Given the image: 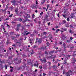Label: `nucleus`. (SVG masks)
<instances>
[{
	"instance_id": "38",
	"label": "nucleus",
	"mask_w": 76,
	"mask_h": 76,
	"mask_svg": "<svg viewBox=\"0 0 76 76\" xmlns=\"http://www.w3.org/2000/svg\"><path fill=\"white\" fill-rule=\"evenodd\" d=\"M24 74L25 75H27L28 74V72H25L24 73Z\"/></svg>"
},
{
	"instance_id": "44",
	"label": "nucleus",
	"mask_w": 76,
	"mask_h": 76,
	"mask_svg": "<svg viewBox=\"0 0 76 76\" xmlns=\"http://www.w3.org/2000/svg\"><path fill=\"white\" fill-rule=\"evenodd\" d=\"M32 18H34V17H35V15H34V14H33L32 15Z\"/></svg>"
},
{
	"instance_id": "62",
	"label": "nucleus",
	"mask_w": 76,
	"mask_h": 76,
	"mask_svg": "<svg viewBox=\"0 0 76 76\" xmlns=\"http://www.w3.org/2000/svg\"><path fill=\"white\" fill-rule=\"evenodd\" d=\"M70 27L71 28H73V26L72 25H70Z\"/></svg>"
},
{
	"instance_id": "13",
	"label": "nucleus",
	"mask_w": 76,
	"mask_h": 76,
	"mask_svg": "<svg viewBox=\"0 0 76 76\" xmlns=\"http://www.w3.org/2000/svg\"><path fill=\"white\" fill-rule=\"evenodd\" d=\"M49 38L51 40V39H53V37H52V36L50 35L49 36Z\"/></svg>"
},
{
	"instance_id": "14",
	"label": "nucleus",
	"mask_w": 76,
	"mask_h": 76,
	"mask_svg": "<svg viewBox=\"0 0 76 76\" xmlns=\"http://www.w3.org/2000/svg\"><path fill=\"white\" fill-rule=\"evenodd\" d=\"M19 27H17L15 28V30L17 31H19Z\"/></svg>"
},
{
	"instance_id": "3",
	"label": "nucleus",
	"mask_w": 76,
	"mask_h": 76,
	"mask_svg": "<svg viewBox=\"0 0 76 76\" xmlns=\"http://www.w3.org/2000/svg\"><path fill=\"white\" fill-rule=\"evenodd\" d=\"M40 60L41 61V62H43V61H44L45 63L47 62V59H46L45 58H44L43 59H40Z\"/></svg>"
},
{
	"instance_id": "54",
	"label": "nucleus",
	"mask_w": 76,
	"mask_h": 76,
	"mask_svg": "<svg viewBox=\"0 0 76 76\" xmlns=\"http://www.w3.org/2000/svg\"><path fill=\"white\" fill-rule=\"evenodd\" d=\"M43 76H45V75H47V74H45V73H43Z\"/></svg>"
},
{
	"instance_id": "50",
	"label": "nucleus",
	"mask_w": 76,
	"mask_h": 76,
	"mask_svg": "<svg viewBox=\"0 0 76 76\" xmlns=\"http://www.w3.org/2000/svg\"><path fill=\"white\" fill-rule=\"evenodd\" d=\"M62 16H63L64 18H66V16L65 15H62Z\"/></svg>"
},
{
	"instance_id": "24",
	"label": "nucleus",
	"mask_w": 76,
	"mask_h": 76,
	"mask_svg": "<svg viewBox=\"0 0 76 76\" xmlns=\"http://www.w3.org/2000/svg\"><path fill=\"white\" fill-rule=\"evenodd\" d=\"M73 16H74V14L72 13L71 14V18H73Z\"/></svg>"
},
{
	"instance_id": "20",
	"label": "nucleus",
	"mask_w": 76,
	"mask_h": 76,
	"mask_svg": "<svg viewBox=\"0 0 76 76\" xmlns=\"http://www.w3.org/2000/svg\"><path fill=\"white\" fill-rule=\"evenodd\" d=\"M25 32L26 33V35H28V34H30V32H28V33H26V32H27V31H25Z\"/></svg>"
},
{
	"instance_id": "1",
	"label": "nucleus",
	"mask_w": 76,
	"mask_h": 76,
	"mask_svg": "<svg viewBox=\"0 0 76 76\" xmlns=\"http://www.w3.org/2000/svg\"><path fill=\"white\" fill-rule=\"evenodd\" d=\"M18 42H17L16 43H21V42H23V38L22 37H20V39L18 40Z\"/></svg>"
},
{
	"instance_id": "19",
	"label": "nucleus",
	"mask_w": 76,
	"mask_h": 76,
	"mask_svg": "<svg viewBox=\"0 0 76 76\" xmlns=\"http://www.w3.org/2000/svg\"><path fill=\"white\" fill-rule=\"evenodd\" d=\"M63 46L64 48H66V43H65L64 42L63 44Z\"/></svg>"
},
{
	"instance_id": "17",
	"label": "nucleus",
	"mask_w": 76,
	"mask_h": 76,
	"mask_svg": "<svg viewBox=\"0 0 76 76\" xmlns=\"http://www.w3.org/2000/svg\"><path fill=\"white\" fill-rule=\"evenodd\" d=\"M61 29H63V30H64V31H67V28H62Z\"/></svg>"
},
{
	"instance_id": "35",
	"label": "nucleus",
	"mask_w": 76,
	"mask_h": 76,
	"mask_svg": "<svg viewBox=\"0 0 76 76\" xmlns=\"http://www.w3.org/2000/svg\"><path fill=\"white\" fill-rule=\"evenodd\" d=\"M66 20H67L68 22H69V21L70 20V19L69 18H68L66 19Z\"/></svg>"
},
{
	"instance_id": "8",
	"label": "nucleus",
	"mask_w": 76,
	"mask_h": 76,
	"mask_svg": "<svg viewBox=\"0 0 76 76\" xmlns=\"http://www.w3.org/2000/svg\"><path fill=\"white\" fill-rule=\"evenodd\" d=\"M36 7H37V5H36V4H34L32 5L31 6V7L32 9H34V8H36Z\"/></svg>"
},
{
	"instance_id": "59",
	"label": "nucleus",
	"mask_w": 76,
	"mask_h": 76,
	"mask_svg": "<svg viewBox=\"0 0 76 76\" xmlns=\"http://www.w3.org/2000/svg\"><path fill=\"white\" fill-rule=\"evenodd\" d=\"M27 16H28V18H30V15H29L28 14H27Z\"/></svg>"
},
{
	"instance_id": "48",
	"label": "nucleus",
	"mask_w": 76,
	"mask_h": 76,
	"mask_svg": "<svg viewBox=\"0 0 76 76\" xmlns=\"http://www.w3.org/2000/svg\"><path fill=\"white\" fill-rule=\"evenodd\" d=\"M42 14H43V12L42 11L40 13V15H41H41H42Z\"/></svg>"
},
{
	"instance_id": "52",
	"label": "nucleus",
	"mask_w": 76,
	"mask_h": 76,
	"mask_svg": "<svg viewBox=\"0 0 76 76\" xmlns=\"http://www.w3.org/2000/svg\"><path fill=\"white\" fill-rule=\"evenodd\" d=\"M64 73H66V72L64 71L63 73V75H64Z\"/></svg>"
},
{
	"instance_id": "64",
	"label": "nucleus",
	"mask_w": 76,
	"mask_h": 76,
	"mask_svg": "<svg viewBox=\"0 0 76 76\" xmlns=\"http://www.w3.org/2000/svg\"><path fill=\"white\" fill-rule=\"evenodd\" d=\"M35 47H36V46H35V45L33 46V48H35Z\"/></svg>"
},
{
	"instance_id": "21",
	"label": "nucleus",
	"mask_w": 76,
	"mask_h": 76,
	"mask_svg": "<svg viewBox=\"0 0 76 76\" xmlns=\"http://www.w3.org/2000/svg\"><path fill=\"white\" fill-rule=\"evenodd\" d=\"M28 19H26V20H23V21L22 22L23 23H25L26 22V21H28Z\"/></svg>"
},
{
	"instance_id": "2",
	"label": "nucleus",
	"mask_w": 76,
	"mask_h": 76,
	"mask_svg": "<svg viewBox=\"0 0 76 76\" xmlns=\"http://www.w3.org/2000/svg\"><path fill=\"white\" fill-rule=\"evenodd\" d=\"M38 42L39 43H41V39H38L37 38L36 39V42Z\"/></svg>"
},
{
	"instance_id": "26",
	"label": "nucleus",
	"mask_w": 76,
	"mask_h": 76,
	"mask_svg": "<svg viewBox=\"0 0 76 76\" xmlns=\"http://www.w3.org/2000/svg\"><path fill=\"white\" fill-rule=\"evenodd\" d=\"M24 18L25 19H28V21H29V20H28V19L27 18H28V17L26 16H24Z\"/></svg>"
},
{
	"instance_id": "55",
	"label": "nucleus",
	"mask_w": 76,
	"mask_h": 76,
	"mask_svg": "<svg viewBox=\"0 0 76 76\" xmlns=\"http://www.w3.org/2000/svg\"><path fill=\"white\" fill-rule=\"evenodd\" d=\"M38 1H36V4H38Z\"/></svg>"
},
{
	"instance_id": "30",
	"label": "nucleus",
	"mask_w": 76,
	"mask_h": 76,
	"mask_svg": "<svg viewBox=\"0 0 76 76\" xmlns=\"http://www.w3.org/2000/svg\"><path fill=\"white\" fill-rule=\"evenodd\" d=\"M28 73H30L31 72V69L28 70L27 71Z\"/></svg>"
},
{
	"instance_id": "28",
	"label": "nucleus",
	"mask_w": 76,
	"mask_h": 76,
	"mask_svg": "<svg viewBox=\"0 0 76 76\" xmlns=\"http://www.w3.org/2000/svg\"><path fill=\"white\" fill-rule=\"evenodd\" d=\"M18 12V9L17 8L15 10V12L17 13Z\"/></svg>"
},
{
	"instance_id": "27",
	"label": "nucleus",
	"mask_w": 76,
	"mask_h": 76,
	"mask_svg": "<svg viewBox=\"0 0 76 76\" xmlns=\"http://www.w3.org/2000/svg\"><path fill=\"white\" fill-rule=\"evenodd\" d=\"M63 23L64 24L66 23V21L65 20H63Z\"/></svg>"
},
{
	"instance_id": "56",
	"label": "nucleus",
	"mask_w": 76,
	"mask_h": 76,
	"mask_svg": "<svg viewBox=\"0 0 76 76\" xmlns=\"http://www.w3.org/2000/svg\"><path fill=\"white\" fill-rule=\"evenodd\" d=\"M38 23L39 24H41V21H39L38 22Z\"/></svg>"
},
{
	"instance_id": "40",
	"label": "nucleus",
	"mask_w": 76,
	"mask_h": 76,
	"mask_svg": "<svg viewBox=\"0 0 76 76\" xmlns=\"http://www.w3.org/2000/svg\"><path fill=\"white\" fill-rule=\"evenodd\" d=\"M12 16H13V14H12L10 15H9V17H10V18H11V17H12Z\"/></svg>"
},
{
	"instance_id": "34",
	"label": "nucleus",
	"mask_w": 76,
	"mask_h": 76,
	"mask_svg": "<svg viewBox=\"0 0 76 76\" xmlns=\"http://www.w3.org/2000/svg\"><path fill=\"white\" fill-rule=\"evenodd\" d=\"M47 45L48 46V45H50V43H49V42H47L46 43Z\"/></svg>"
},
{
	"instance_id": "29",
	"label": "nucleus",
	"mask_w": 76,
	"mask_h": 76,
	"mask_svg": "<svg viewBox=\"0 0 76 76\" xmlns=\"http://www.w3.org/2000/svg\"><path fill=\"white\" fill-rule=\"evenodd\" d=\"M25 35H26V33H22V35L23 36H25Z\"/></svg>"
},
{
	"instance_id": "33",
	"label": "nucleus",
	"mask_w": 76,
	"mask_h": 76,
	"mask_svg": "<svg viewBox=\"0 0 76 76\" xmlns=\"http://www.w3.org/2000/svg\"><path fill=\"white\" fill-rule=\"evenodd\" d=\"M6 10H7V9H6V8H5L4 10H3L2 11L3 12H6Z\"/></svg>"
},
{
	"instance_id": "23",
	"label": "nucleus",
	"mask_w": 76,
	"mask_h": 76,
	"mask_svg": "<svg viewBox=\"0 0 76 76\" xmlns=\"http://www.w3.org/2000/svg\"><path fill=\"white\" fill-rule=\"evenodd\" d=\"M20 26H21V24H20L17 25V27L19 28V27H20Z\"/></svg>"
},
{
	"instance_id": "16",
	"label": "nucleus",
	"mask_w": 76,
	"mask_h": 76,
	"mask_svg": "<svg viewBox=\"0 0 76 76\" xmlns=\"http://www.w3.org/2000/svg\"><path fill=\"white\" fill-rule=\"evenodd\" d=\"M29 40L30 41V44H32V40L31 39H29Z\"/></svg>"
},
{
	"instance_id": "46",
	"label": "nucleus",
	"mask_w": 76,
	"mask_h": 76,
	"mask_svg": "<svg viewBox=\"0 0 76 76\" xmlns=\"http://www.w3.org/2000/svg\"><path fill=\"white\" fill-rule=\"evenodd\" d=\"M49 6H50V5L49 4L47 5V9H48V7H49Z\"/></svg>"
},
{
	"instance_id": "6",
	"label": "nucleus",
	"mask_w": 76,
	"mask_h": 76,
	"mask_svg": "<svg viewBox=\"0 0 76 76\" xmlns=\"http://www.w3.org/2000/svg\"><path fill=\"white\" fill-rule=\"evenodd\" d=\"M28 65H31V64H32V63H31V59H29L28 60Z\"/></svg>"
},
{
	"instance_id": "5",
	"label": "nucleus",
	"mask_w": 76,
	"mask_h": 76,
	"mask_svg": "<svg viewBox=\"0 0 76 76\" xmlns=\"http://www.w3.org/2000/svg\"><path fill=\"white\" fill-rule=\"evenodd\" d=\"M72 70H69L68 72H67L66 73V75L68 76H70V75H69V73H72Z\"/></svg>"
},
{
	"instance_id": "25",
	"label": "nucleus",
	"mask_w": 76,
	"mask_h": 76,
	"mask_svg": "<svg viewBox=\"0 0 76 76\" xmlns=\"http://www.w3.org/2000/svg\"><path fill=\"white\" fill-rule=\"evenodd\" d=\"M20 36V34H18L16 35V37L17 38H19V36Z\"/></svg>"
},
{
	"instance_id": "61",
	"label": "nucleus",
	"mask_w": 76,
	"mask_h": 76,
	"mask_svg": "<svg viewBox=\"0 0 76 76\" xmlns=\"http://www.w3.org/2000/svg\"><path fill=\"white\" fill-rule=\"evenodd\" d=\"M8 14H10V11L8 12Z\"/></svg>"
},
{
	"instance_id": "47",
	"label": "nucleus",
	"mask_w": 76,
	"mask_h": 76,
	"mask_svg": "<svg viewBox=\"0 0 76 76\" xmlns=\"http://www.w3.org/2000/svg\"><path fill=\"white\" fill-rule=\"evenodd\" d=\"M66 6H69V4L66 3Z\"/></svg>"
},
{
	"instance_id": "4",
	"label": "nucleus",
	"mask_w": 76,
	"mask_h": 76,
	"mask_svg": "<svg viewBox=\"0 0 76 76\" xmlns=\"http://www.w3.org/2000/svg\"><path fill=\"white\" fill-rule=\"evenodd\" d=\"M11 2L12 3V5L14 6H16V1L15 0H13L11 1Z\"/></svg>"
},
{
	"instance_id": "45",
	"label": "nucleus",
	"mask_w": 76,
	"mask_h": 76,
	"mask_svg": "<svg viewBox=\"0 0 76 76\" xmlns=\"http://www.w3.org/2000/svg\"><path fill=\"white\" fill-rule=\"evenodd\" d=\"M39 68L40 69H41L42 68V66H39Z\"/></svg>"
},
{
	"instance_id": "15",
	"label": "nucleus",
	"mask_w": 76,
	"mask_h": 76,
	"mask_svg": "<svg viewBox=\"0 0 76 76\" xmlns=\"http://www.w3.org/2000/svg\"><path fill=\"white\" fill-rule=\"evenodd\" d=\"M26 26V24H24L22 26V29H24L25 27Z\"/></svg>"
},
{
	"instance_id": "43",
	"label": "nucleus",
	"mask_w": 76,
	"mask_h": 76,
	"mask_svg": "<svg viewBox=\"0 0 76 76\" xmlns=\"http://www.w3.org/2000/svg\"><path fill=\"white\" fill-rule=\"evenodd\" d=\"M21 68V67H20L18 68V70H20V69Z\"/></svg>"
},
{
	"instance_id": "51",
	"label": "nucleus",
	"mask_w": 76,
	"mask_h": 76,
	"mask_svg": "<svg viewBox=\"0 0 76 76\" xmlns=\"http://www.w3.org/2000/svg\"><path fill=\"white\" fill-rule=\"evenodd\" d=\"M10 71L11 72H13V68L11 69Z\"/></svg>"
},
{
	"instance_id": "39",
	"label": "nucleus",
	"mask_w": 76,
	"mask_h": 76,
	"mask_svg": "<svg viewBox=\"0 0 76 76\" xmlns=\"http://www.w3.org/2000/svg\"><path fill=\"white\" fill-rule=\"evenodd\" d=\"M21 12H20V14H18L17 15H18V16H21L22 15H20V14H21Z\"/></svg>"
},
{
	"instance_id": "31",
	"label": "nucleus",
	"mask_w": 76,
	"mask_h": 76,
	"mask_svg": "<svg viewBox=\"0 0 76 76\" xmlns=\"http://www.w3.org/2000/svg\"><path fill=\"white\" fill-rule=\"evenodd\" d=\"M61 55L62 56H65V55H64V53H63V52L61 53Z\"/></svg>"
},
{
	"instance_id": "12",
	"label": "nucleus",
	"mask_w": 76,
	"mask_h": 76,
	"mask_svg": "<svg viewBox=\"0 0 76 76\" xmlns=\"http://www.w3.org/2000/svg\"><path fill=\"white\" fill-rule=\"evenodd\" d=\"M48 18V15H45V18L47 20V19Z\"/></svg>"
},
{
	"instance_id": "18",
	"label": "nucleus",
	"mask_w": 76,
	"mask_h": 76,
	"mask_svg": "<svg viewBox=\"0 0 76 76\" xmlns=\"http://www.w3.org/2000/svg\"><path fill=\"white\" fill-rule=\"evenodd\" d=\"M54 51H55V50L51 51L49 52V53L50 54H51L52 53H54Z\"/></svg>"
},
{
	"instance_id": "60",
	"label": "nucleus",
	"mask_w": 76,
	"mask_h": 76,
	"mask_svg": "<svg viewBox=\"0 0 76 76\" xmlns=\"http://www.w3.org/2000/svg\"><path fill=\"white\" fill-rule=\"evenodd\" d=\"M26 26H27V27H29V26H30L29 25H27Z\"/></svg>"
},
{
	"instance_id": "9",
	"label": "nucleus",
	"mask_w": 76,
	"mask_h": 76,
	"mask_svg": "<svg viewBox=\"0 0 76 76\" xmlns=\"http://www.w3.org/2000/svg\"><path fill=\"white\" fill-rule=\"evenodd\" d=\"M34 66L36 67L37 66V67H38V64L37 63V62H36L34 65Z\"/></svg>"
},
{
	"instance_id": "57",
	"label": "nucleus",
	"mask_w": 76,
	"mask_h": 76,
	"mask_svg": "<svg viewBox=\"0 0 76 76\" xmlns=\"http://www.w3.org/2000/svg\"><path fill=\"white\" fill-rule=\"evenodd\" d=\"M45 54H48V53L47 52V51H45Z\"/></svg>"
},
{
	"instance_id": "53",
	"label": "nucleus",
	"mask_w": 76,
	"mask_h": 76,
	"mask_svg": "<svg viewBox=\"0 0 76 76\" xmlns=\"http://www.w3.org/2000/svg\"><path fill=\"white\" fill-rule=\"evenodd\" d=\"M44 34L45 35H46V34H47V33L46 32H44Z\"/></svg>"
},
{
	"instance_id": "10",
	"label": "nucleus",
	"mask_w": 76,
	"mask_h": 76,
	"mask_svg": "<svg viewBox=\"0 0 76 76\" xmlns=\"http://www.w3.org/2000/svg\"><path fill=\"white\" fill-rule=\"evenodd\" d=\"M52 68L53 69H56L57 67L56 65L53 66H52Z\"/></svg>"
},
{
	"instance_id": "22",
	"label": "nucleus",
	"mask_w": 76,
	"mask_h": 76,
	"mask_svg": "<svg viewBox=\"0 0 76 76\" xmlns=\"http://www.w3.org/2000/svg\"><path fill=\"white\" fill-rule=\"evenodd\" d=\"M18 19L19 21H22V19L20 18H18Z\"/></svg>"
},
{
	"instance_id": "58",
	"label": "nucleus",
	"mask_w": 76,
	"mask_h": 76,
	"mask_svg": "<svg viewBox=\"0 0 76 76\" xmlns=\"http://www.w3.org/2000/svg\"><path fill=\"white\" fill-rule=\"evenodd\" d=\"M73 39V37H71L70 38V39L71 40H72V39Z\"/></svg>"
},
{
	"instance_id": "49",
	"label": "nucleus",
	"mask_w": 76,
	"mask_h": 76,
	"mask_svg": "<svg viewBox=\"0 0 76 76\" xmlns=\"http://www.w3.org/2000/svg\"><path fill=\"white\" fill-rule=\"evenodd\" d=\"M50 22H49V23H48V26H50Z\"/></svg>"
},
{
	"instance_id": "32",
	"label": "nucleus",
	"mask_w": 76,
	"mask_h": 76,
	"mask_svg": "<svg viewBox=\"0 0 76 76\" xmlns=\"http://www.w3.org/2000/svg\"><path fill=\"white\" fill-rule=\"evenodd\" d=\"M31 37H34V34H31Z\"/></svg>"
},
{
	"instance_id": "41",
	"label": "nucleus",
	"mask_w": 76,
	"mask_h": 76,
	"mask_svg": "<svg viewBox=\"0 0 76 76\" xmlns=\"http://www.w3.org/2000/svg\"><path fill=\"white\" fill-rule=\"evenodd\" d=\"M70 41H70V40H67V42H68V43L70 42Z\"/></svg>"
},
{
	"instance_id": "7",
	"label": "nucleus",
	"mask_w": 76,
	"mask_h": 76,
	"mask_svg": "<svg viewBox=\"0 0 76 76\" xmlns=\"http://www.w3.org/2000/svg\"><path fill=\"white\" fill-rule=\"evenodd\" d=\"M53 56H52V55H51L50 56H49V57H48V60H50V58H53Z\"/></svg>"
},
{
	"instance_id": "37",
	"label": "nucleus",
	"mask_w": 76,
	"mask_h": 76,
	"mask_svg": "<svg viewBox=\"0 0 76 76\" xmlns=\"http://www.w3.org/2000/svg\"><path fill=\"white\" fill-rule=\"evenodd\" d=\"M15 60H18V58H15L14 59Z\"/></svg>"
},
{
	"instance_id": "42",
	"label": "nucleus",
	"mask_w": 76,
	"mask_h": 76,
	"mask_svg": "<svg viewBox=\"0 0 76 76\" xmlns=\"http://www.w3.org/2000/svg\"><path fill=\"white\" fill-rule=\"evenodd\" d=\"M57 16H58V18H60V14H59V13L57 15Z\"/></svg>"
},
{
	"instance_id": "36",
	"label": "nucleus",
	"mask_w": 76,
	"mask_h": 76,
	"mask_svg": "<svg viewBox=\"0 0 76 76\" xmlns=\"http://www.w3.org/2000/svg\"><path fill=\"white\" fill-rule=\"evenodd\" d=\"M67 62V61L66 60H65L64 62V64H66Z\"/></svg>"
},
{
	"instance_id": "63",
	"label": "nucleus",
	"mask_w": 76,
	"mask_h": 76,
	"mask_svg": "<svg viewBox=\"0 0 76 76\" xmlns=\"http://www.w3.org/2000/svg\"><path fill=\"white\" fill-rule=\"evenodd\" d=\"M48 63L49 64V65H50V64H51V62H48Z\"/></svg>"
},
{
	"instance_id": "11",
	"label": "nucleus",
	"mask_w": 76,
	"mask_h": 76,
	"mask_svg": "<svg viewBox=\"0 0 76 76\" xmlns=\"http://www.w3.org/2000/svg\"><path fill=\"white\" fill-rule=\"evenodd\" d=\"M47 21H48V19L47 20V19H46L45 18L44 19V20H43V23H45V22H47Z\"/></svg>"
}]
</instances>
